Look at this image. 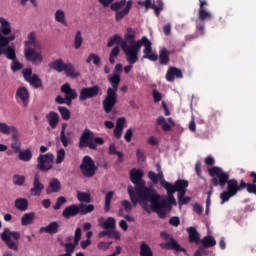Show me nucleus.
Instances as JSON below:
<instances>
[{"label": "nucleus", "mask_w": 256, "mask_h": 256, "mask_svg": "<svg viewBox=\"0 0 256 256\" xmlns=\"http://www.w3.org/2000/svg\"><path fill=\"white\" fill-rule=\"evenodd\" d=\"M143 175H145V173L141 169L133 168L130 171V179L136 186L135 189L133 186H128L130 201L134 207L139 203L142 209L147 213L154 211L161 219H165V217H167V211L171 210V206L167 204L165 198L157 194L155 189L145 187Z\"/></svg>", "instance_id": "nucleus-1"}, {"label": "nucleus", "mask_w": 256, "mask_h": 256, "mask_svg": "<svg viewBox=\"0 0 256 256\" xmlns=\"http://www.w3.org/2000/svg\"><path fill=\"white\" fill-rule=\"evenodd\" d=\"M121 71H123V65L116 64L114 73L108 75L111 87L107 89L106 98L102 102L105 113L113 111V107L117 105V91H119V84L121 83Z\"/></svg>", "instance_id": "nucleus-2"}, {"label": "nucleus", "mask_w": 256, "mask_h": 256, "mask_svg": "<svg viewBox=\"0 0 256 256\" xmlns=\"http://www.w3.org/2000/svg\"><path fill=\"white\" fill-rule=\"evenodd\" d=\"M136 45V48L130 52V57L126 58V61H128L130 65H135V63L139 61V51H141V47H144L142 59H148V61H157V59H159V56L153 51L151 40L146 36L138 40Z\"/></svg>", "instance_id": "nucleus-3"}, {"label": "nucleus", "mask_w": 256, "mask_h": 256, "mask_svg": "<svg viewBox=\"0 0 256 256\" xmlns=\"http://www.w3.org/2000/svg\"><path fill=\"white\" fill-rule=\"evenodd\" d=\"M209 175L213 177L212 183L215 187L220 185V187L224 189L225 185H227V191L232 195L235 196L237 193H239V183L235 179L229 180V174L224 172L223 169L219 167H213L209 169Z\"/></svg>", "instance_id": "nucleus-4"}, {"label": "nucleus", "mask_w": 256, "mask_h": 256, "mask_svg": "<svg viewBox=\"0 0 256 256\" xmlns=\"http://www.w3.org/2000/svg\"><path fill=\"white\" fill-rule=\"evenodd\" d=\"M148 177L150 181H152V183H159L160 181L161 187L166 189L167 195H168V202L170 204L168 205L169 207H171V205H177V200H175V196H174L175 185L165 181V175H163V172H158V174H155V172L150 171L148 172Z\"/></svg>", "instance_id": "nucleus-5"}, {"label": "nucleus", "mask_w": 256, "mask_h": 256, "mask_svg": "<svg viewBox=\"0 0 256 256\" xmlns=\"http://www.w3.org/2000/svg\"><path fill=\"white\" fill-rule=\"evenodd\" d=\"M11 33H13L11 22L5 17H0V49H5L11 41H15L16 36Z\"/></svg>", "instance_id": "nucleus-6"}, {"label": "nucleus", "mask_w": 256, "mask_h": 256, "mask_svg": "<svg viewBox=\"0 0 256 256\" xmlns=\"http://www.w3.org/2000/svg\"><path fill=\"white\" fill-rule=\"evenodd\" d=\"M136 38L137 32H135L133 28H128L124 40H122V51L124 52V55H126V59L130 57L131 51L137 49L139 40L135 41Z\"/></svg>", "instance_id": "nucleus-7"}, {"label": "nucleus", "mask_w": 256, "mask_h": 256, "mask_svg": "<svg viewBox=\"0 0 256 256\" xmlns=\"http://www.w3.org/2000/svg\"><path fill=\"white\" fill-rule=\"evenodd\" d=\"M131 7H133V0H121L119 2H115L111 4L110 9L112 11H116L115 19L116 21H121V19L127 17L129 15V11H131Z\"/></svg>", "instance_id": "nucleus-8"}, {"label": "nucleus", "mask_w": 256, "mask_h": 256, "mask_svg": "<svg viewBox=\"0 0 256 256\" xmlns=\"http://www.w3.org/2000/svg\"><path fill=\"white\" fill-rule=\"evenodd\" d=\"M1 239L7 245L8 249H11L12 251H19V243L11 240L14 239V241H19V239H21V234L19 232L11 231L9 228H5L1 233Z\"/></svg>", "instance_id": "nucleus-9"}, {"label": "nucleus", "mask_w": 256, "mask_h": 256, "mask_svg": "<svg viewBox=\"0 0 256 256\" xmlns=\"http://www.w3.org/2000/svg\"><path fill=\"white\" fill-rule=\"evenodd\" d=\"M94 137L95 133L89 128H85L79 138V149H85L88 147V149L95 151L97 149V144L93 141Z\"/></svg>", "instance_id": "nucleus-10"}, {"label": "nucleus", "mask_w": 256, "mask_h": 256, "mask_svg": "<svg viewBox=\"0 0 256 256\" xmlns=\"http://www.w3.org/2000/svg\"><path fill=\"white\" fill-rule=\"evenodd\" d=\"M0 55H5L6 59H10L12 61L11 70L15 73V71H21L23 64L17 60V54L15 53L14 46H7L6 48H0Z\"/></svg>", "instance_id": "nucleus-11"}, {"label": "nucleus", "mask_w": 256, "mask_h": 256, "mask_svg": "<svg viewBox=\"0 0 256 256\" xmlns=\"http://www.w3.org/2000/svg\"><path fill=\"white\" fill-rule=\"evenodd\" d=\"M175 192L178 193V203L181 205H187L189 201H191V197H185V193H187V187H189V182L187 180H177L174 184Z\"/></svg>", "instance_id": "nucleus-12"}, {"label": "nucleus", "mask_w": 256, "mask_h": 256, "mask_svg": "<svg viewBox=\"0 0 256 256\" xmlns=\"http://www.w3.org/2000/svg\"><path fill=\"white\" fill-rule=\"evenodd\" d=\"M24 57L32 65H41L43 63V52L37 48H24Z\"/></svg>", "instance_id": "nucleus-13"}, {"label": "nucleus", "mask_w": 256, "mask_h": 256, "mask_svg": "<svg viewBox=\"0 0 256 256\" xmlns=\"http://www.w3.org/2000/svg\"><path fill=\"white\" fill-rule=\"evenodd\" d=\"M80 171L84 177H93L95 172L97 171V166H95V161H93L90 156H85L82 159V163L80 165Z\"/></svg>", "instance_id": "nucleus-14"}, {"label": "nucleus", "mask_w": 256, "mask_h": 256, "mask_svg": "<svg viewBox=\"0 0 256 256\" xmlns=\"http://www.w3.org/2000/svg\"><path fill=\"white\" fill-rule=\"evenodd\" d=\"M53 159H55V156H53V154H40L37 158V169H39V171H42L43 173L51 171V169H53Z\"/></svg>", "instance_id": "nucleus-15"}, {"label": "nucleus", "mask_w": 256, "mask_h": 256, "mask_svg": "<svg viewBox=\"0 0 256 256\" xmlns=\"http://www.w3.org/2000/svg\"><path fill=\"white\" fill-rule=\"evenodd\" d=\"M0 133L3 135H11L13 141H19L21 139V133L17 126L15 125H8L5 122H0Z\"/></svg>", "instance_id": "nucleus-16"}, {"label": "nucleus", "mask_w": 256, "mask_h": 256, "mask_svg": "<svg viewBox=\"0 0 256 256\" xmlns=\"http://www.w3.org/2000/svg\"><path fill=\"white\" fill-rule=\"evenodd\" d=\"M160 237L165 241H167L168 239L170 240V242L161 243V249H174L175 251H184L179 245V243H177L175 239H173L169 234H167V232L160 233Z\"/></svg>", "instance_id": "nucleus-17"}, {"label": "nucleus", "mask_w": 256, "mask_h": 256, "mask_svg": "<svg viewBox=\"0 0 256 256\" xmlns=\"http://www.w3.org/2000/svg\"><path fill=\"white\" fill-rule=\"evenodd\" d=\"M61 92L64 93L66 98V105L68 106L71 105L72 101L78 97L77 90L71 88L69 83L61 86Z\"/></svg>", "instance_id": "nucleus-18"}, {"label": "nucleus", "mask_w": 256, "mask_h": 256, "mask_svg": "<svg viewBox=\"0 0 256 256\" xmlns=\"http://www.w3.org/2000/svg\"><path fill=\"white\" fill-rule=\"evenodd\" d=\"M99 95V86L95 85L88 88H82L80 91L79 99L80 101H85L86 99H93Z\"/></svg>", "instance_id": "nucleus-19"}, {"label": "nucleus", "mask_w": 256, "mask_h": 256, "mask_svg": "<svg viewBox=\"0 0 256 256\" xmlns=\"http://www.w3.org/2000/svg\"><path fill=\"white\" fill-rule=\"evenodd\" d=\"M25 49H42L41 42L37 41L34 32H30L24 41Z\"/></svg>", "instance_id": "nucleus-20"}, {"label": "nucleus", "mask_w": 256, "mask_h": 256, "mask_svg": "<svg viewBox=\"0 0 256 256\" xmlns=\"http://www.w3.org/2000/svg\"><path fill=\"white\" fill-rule=\"evenodd\" d=\"M43 189H45V185H43V183H41L39 180V174H35L30 193H32L34 197H39L41 193H43Z\"/></svg>", "instance_id": "nucleus-21"}, {"label": "nucleus", "mask_w": 256, "mask_h": 256, "mask_svg": "<svg viewBox=\"0 0 256 256\" xmlns=\"http://www.w3.org/2000/svg\"><path fill=\"white\" fill-rule=\"evenodd\" d=\"M16 99L17 101H22L24 107L29 105V90L25 87H20L16 91Z\"/></svg>", "instance_id": "nucleus-22"}, {"label": "nucleus", "mask_w": 256, "mask_h": 256, "mask_svg": "<svg viewBox=\"0 0 256 256\" xmlns=\"http://www.w3.org/2000/svg\"><path fill=\"white\" fill-rule=\"evenodd\" d=\"M98 223L100 227H102L103 229H109V231L115 229L117 225V221L113 217H108L106 220L105 218L100 217L98 219Z\"/></svg>", "instance_id": "nucleus-23"}, {"label": "nucleus", "mask_w": 256, "mask_h": 256, "mask_svg": "<svg viewBox=\"0 0 256 256\" xmlns=\"http://www.w3.org/2000/svg\"><path fill=\"white\" fill-rule=\"evenodd\" d=\"M157 125H160L164 131H171L172 127H175V121L173 118L165 119V117H158Z\"/></svg>", "instance_id": "nucleus-24"}, {"label": "nucleus", "mask_w": 256, "mask_h": 256, "mask_svg": "<svg viewBox=\"0 0 256 256\" xmlns=\"http://www.w3.org/2000/svg\"><path fill=\"white\" fill-rule=\"evenodd\" d=\"M39 233H49L50 235H55L59 233V222L53 221L49 223L46 227H41Z\"/></svg>", "instance_id": "nucleus-25"}, {"label": "nucleus", "mask_w": 256, "mask_h": 256, "mask_svg": "<svg viewBox=\"0 0 256 256\" xmlns=\"http://www.w3.org/2000/svg\"><path fill=\"white\" fill-rule=\"evenodd\" d=\"M175 77L177 79H182L183 78V72H181V69L179 68H169V70L166 73V80L169 82L175 81Z\"/></svg>", "instance_id": "nucleus-26"}, {"label": "nucleus", "mask_w": 256, "mask_h": 256, "mask_svg": "<svg viewBox=\"0 0 256 256\" xmlns=\"http://www.w3.org/2000/svg\"><path fill=\"white\" fill-rule=\"evenodd\" d=\"M62 215L65 219H71V217H75V215H79V205L73 204L66 207Z\"/></svg>", "instance_id": "nucleus-27"}, {"label": "nucleus", "mask_w": 256, "mask_h": 256, "mask_svg": "<svg viewBox=\"0 0 256 256\" xmlns=\"http://www.w3.org/2000/svg\"><path fill=\"white\" fill-rule=\"evenodd\" d=\"M61 191V182L57 178H53L49 182V186L46 188L47 195H51V193H59Z\"/></svg>", "instance_id": "nucleus-28"}, {"label": "nucleus", "mask_w": 256, "mask_h": 256, "mask_svg": "<svg viewBox=\"0 0 256 256\" xmlns=\"http://www.w3.org/2000/svg\"><path fill=\"white\" fill-rule=\"evenodd\" d=\"M64 73L66 77H70L71 79H77V77L81 75V72L75 69V66L71 62L66 64V68H64Z\"/></svg>", "instance_id": "nucleus-29"}, {"label": "nucleus", "mask_w": 256, "mask_h": 256, "mask_svg": "<svg viewBox=\"0 0 256 256\" xmlns=\"http://www.w3.org/2000/svg\"><path fill=\"white\" fill-rule=\"evenodd\" d=\"M54 20L56 23H60V25H63L64 27H67V15L65 14V10L63 9H57L54 12Z\"/></svg>", "instance_id": "nucleus-30"}, {"label": "nucleus", "mask_w": 256, "mask_h": 256, "mask_svg": "<svg viewBox=\"0 0 256 256\" xmlns=\"http://www.w3.org/2000/svg\"><path fill=\"white\" fill-rule=\"evenodd\" d=\"M46 119L51 129H56L59 125V114H57V112L55 111H51L48 114H46Z\"/></svg>", "instance_id": "nucleus-31"}, {"label": "nucleus", "mask_w": 256, "mask_h": 256, "mask_svg": "<svg viewBox=\"0 0 256 256\" xmlns=\"http://www.w3.org/2000/svg\"><path fill=\"white\" fill-rule=\"evenodd\" d=\"M49 67L51 69H54V71H57V73H63L65 71V68L67 67V63H65L63 59L59 58L57 60L52 61L49 64Z\"/></svg>", "instance_id": "nucleus-32"}, {"label": "nucleus", "mask_w": 256, "mask_h": 256, "mask_svg": "<svg viewBox=\"0 0 256 256\" xmlns=\"http://www.w3.org/2000/svg\"><path fill=\"white\" fill-rule=\"evenodd\" d=\"M123 127H125V118H118L114 129V136L116 139H121V135H123Z\"/></svg>", "instance_id": "nucleus-33"}, {"label": "nucleus", "mask_w": 256, "mask_h": 256, "mask_svg": "<svg viewBox=\"0 0 256 256\" xmlns=\"http://www.w3.org/2000/svg\"><path fill=\"white\" fill-rule=\"evenodd\" d=\"M188 235H189V241L190 243H199V232H197V229L195 227H189L186 229Z\"/></svg>", "instance_id": "nucleus-34"}, {"label": "nucleus", "mask_w": 256, "mask_h": 256, "mask_svg": "<svg viewBox=\"0 0 256 256\" xmlns=\"http://www.w3.org/2000/svg\"><path fill=\"white\" fill-rule=\"evenodd\" d=\"M35 221V212L26 213L21 218V225L23 227L33 224Z\"/></svg>", "instance_id": "nucleus-35"}, {"label": "nucleus", "mask_w": 256, "mask_h": 256, "mask_svg": "<svg viewBox=\"0 0 256 256\" xmlns=\"http://www.w3.org/2000/svg\"><path fill=\"white\" fill-rule=\"evenodd\" d=\"M15 207L19 211H27V208L29 207V202L25 198H18L15 201Z\"/></svg>", "instance_id": "nucleus-36"}, {"label": "nucleus", "mask_w": 256, "mask_h": 256, "mask_svg": "<svg viewBox=\"0 0 256 256\" xmlns=\"http://www.w3.org/2000/svg\"><path fill=\"white\" fill-rule=\"evenodd\" d=\"M18 159L27 162L30 159H33V153L29 149L21 150L18 154Z\"/></svg>", "instance_id": "nucleus-37"}, {"label": "nucleus", "mask_w": 256, "mask_h": 256, "mask_svg": "<svg viewBox=\"0 0 256 256\" xmlns=\"http://www.w3.org/2000/svg\"><path fill=\"white\" fill-rule=\"evenodd\" d=\"M28 83H30V85L34 87V89H39V87L43 86V82L37 74H33L32 77L28 80Z\"/></svg>", "instance_id": "nucleus-38"}, {"label": "nucleus", "mask_w": 256, "mask_h": 256, "mask_svg": "<svg viewBox=\"0 0 256 256\" xmlns=\"http://www.w3.org/2000/svg\"><path fill=\"white\" fill-rule=\"evenodd\" d=\"M140 256H153V250L149 244L142 242L140 245Z\"/></svg>", "instance_id": "nucleus-39"}, {"label": "nucleus", "mask_w": 256, "mask_h": 256, "mask_svg": "<svg viewBox=\"0 0 256 256\" xmlns=\"http://www.w3.org/2000/svg\"><path fill=\"white\" fill-rule=\"evenodd\" d=\"M160 65H167L169 63V50L163 48L159 54Z\"/></svg>", "instance_id": "nucleus-40"}, {"label": "nucleus", "mask_w": 256, "mask_h": 256, "mask_svg": "<svg viewBox=\"0 0 256 256\" xmlns=\"http://www.w3.org/2000/svg\"><path fill=\"white\" fill-rule=\"evenodd\" d=\"M78 207L79 213H81V215H87V213H93V211H95V206L93 204H80Z\"/></svg>", "instance_id": "nucleus-41"}, {"label": "nucleus", "mask_w": 256, "mask_h": 256, "mask_svg": "<svg viewBox=\"0 0 256 256\" xmlns=\"http://www.w3.org/2000/svg\"><path fill=\"white\" fill-rule=\"evenodd\" d=\"M81 45H83V34L78 30L74 36V47L75 49H81Z\"/></svg>", "instance_id": "nucleus-42"}, {"label": "nucleus", "mask_w": 256, "mask_h": 256, "mask_svg": "<svg viewBox=\"0 0 256 256\" xmlns=\"http://www.w3.org/2000/svg\"><path fill=\"white\" fill-rule=\"evenodd\" d=\"M91 62H93L96 67H99V65H101V58L99 57V55L95 54V53H91L87 59H86V63L89 65L91 64Z\"/></svg>", "instance_id": "nucleus-43"}, {"label": "nucleus", "mask_w": 256, "mask_h": 256, "mask_svg": "<svg viewBox=\"0 0 256 256\" xmlns=\"http://www.w3.org/2000/svg\"><path fill=\"white\" fill-rule=\"evenodd\" d=\"M77 199L80 203H91V194L87 192H77Z\"/></svg>", "instance_id": "nucleus-44"}, {"label": "nucleus", "mask_w": 256, "mask_h": 256, "mask_svg": "<svg viewBox=\"0 0 256 256\" xmlns=\"http://www.w3.org/2000/svg\"><path fill=\"white\" fill-rule=\"evenodd\" d=\"M58 111L64 121H69V119H71V111H69V109L66 107L59 106Z\"/></svg>", "instance_id": "nucleus-45"}, {"label": "nucleus", "mask_w": 256, "mask_h": 256, "mask_svg": "<svg viewBox=\"0 0 256 256\" xmlns=\"http://www.w3.org/2000/svg\"><path fill=\"white\" fill-rule=\"evenodd\" d=\"M202 245L204 247H215L217 245V241L212 236H206L201 240Z\"/></svg>", "instance_id": "nucleus-46"}, {"label": "nucleus", "mask_w": 256, "mask_h": 256, "mask_svg": "<svg viewBox=\"0 0 256 256\" xmlns=\"http://www.w3.org/2000/svg\"><path fill=\"white\" fill-rule=\"evenodd\" d=\"M114 195H115V192L110 191L105 196L104 209H105L106 212L111 211V200L113 199Z\"/></svg>", "instance_id": "nucleus-47"}, {"label": "nucleus", "mask_w": 256, "mask_h": 256, "mask_svg": "<svg viewBox=\"0 0 256 256\" xmlns=\"http://www.w3.org/2000/svg\"><path fill=\"white\" fill-rule=\"evenodd\" d=\"M65 155H66L65 149L60 148L59 150H57L56 160H55L56 165H61V163L65 161Z\"/></svg>", "instance_id": "nucleus-48"}, {"label": "nucleus", "mask_w": 256, "mask_h": 256, "mask_svg": "<svg viewBox=\"0 0 256 256\" xmlns=\"http://www.w3.org/2000/svg\"><path fill=\"white\" fill-rule=\"evenodd\" d=\"M108 153H109V155H117L119 161H123V154H122V152L117 151V147L115 146L114 143L109 145Z\"/></svg>", "instance_id": "nucleus-49"}, {"label": "nucleus", "mask_w": 256, "mask_h": 256, "mask_svg": "<svg viewBox=\"0 0 256 256\" xmlns=\"http://www.w3.org/2000/svg\"><path fill=\"white\" fill-rule=\"evenodd\" d=\"M211 12L207 11L205 8H199V19L205 21V19H212Z\"/></svg>", "instance_id": "nucleus-50"}, {"label": "nucleus", "mask_w": 256, "mask_h": 256, "mask_svg": "<svg viewBox=\"0 0 256 256\" xmlns=\"http://www.w3.org/2000/svg\"><path fill=\"white\" fill-rule=\"evenodd\" d=\"M231 197H235V195L232 194V193L229 192V191H223V192L220 194V199H221L220 204H221V205H225V203H227V202L229 201V199H231Z\"/></svg>", "instance_id": "nucleus-51"}, {"label": "nucleus", "mask_w": 256, "mask_h": 256, "mask_svg": "<svg viewBox=\"0 0 256 256\" xmlns=\"http://www.w3.org/2000/svg\"><path fill=\"white\" fill-rule=\"evenodd\" d=\"M115 43L117 45H122V38L119 34L114 35L113 37H111L107 43V47H113V45H115Z\"/></svg>", "instance_id": "nucleus-52"}, {"label": "nucleus", "mask_w": 256, "mask_h": 256, "mask_svg": "<svg viewBox=\"0 0 256 256\" xmlns=\"http://www.w3.org/2000/svg\"><path fill=\"white\" fill-rule=\"evenodd\" d=\"M60 141L63 145V147H69L71 145L72 141L69 138V133L68 134H60Z\"/></svg>", "instance_id": "nucleus-53"}, {"label": "nucleus", "mask_w": 256, "mask_h": 256, "mask_svg": "<svg viewBox=\"0 0 256 256\" xmlns=\"http://www.w3.org/2000/svg\"><path fill=\"white\" fill-rule=\"evenodd\" d=\"M12 181L14 185L21 186L23 183H25V176L16 174L13 176Z\"/></svg>", "instance_id": "nucleus-54"}, {"label": "nucleus", "mask_w": 256, "mask_h": 256, "mask_svg": "<svg viewBox=\"0 0 256 256\" xmlns=\"http://www.w3.org/2000/svg\"><path fill=\"white\" fill-rule=\"evenodd\" d=\"M152 7L155 10L156 15H159L163 11V1L156 0Z\"/></svg>", "instance_id": "nucleus-55"}, {"label": "nucleus", "mask_w": 256, "mask_h": 256, "mask_svg": "<svg viewBox=\"0 0 256 256\" xmlns=\"http://www.w3.org/2000/svg\"><path fill=\"white\" fill-rule=\"evenodd\" d=\"M119 47H115L111 53H110V56H109V61L110 63L113 65L115 64V59H117V56L119 55Z\"/></svg>", "instance_id": "nucleus-56"}, {"label": "nucleus", "mask_w": 256, "mask_h": 256, "mask_svg": "<svg viewBox=\"0 0 256 256\" xmlns=\"http://www.w3.org/2000/svg\"><path fill=\"white\" fill-rule=\"evenodd\" d=\"M77 244L74 243H66L64 244V248L66 253H69L70 255H73V253H75V247Z\"/></svg>", "instance_id": "nucleus-57"}, {"label": "nucleus", "mask_w": 256, "mask_h": 256, "mask_svg": "<svg viewBox=\"0 0 256 256\" xmlns=\"http://www.w3.org/2000/svg\"><path fill=\"white\" fill-rule=\"evenodd\" d=\"M65 203H67V199L65 197H63V196L58 197L56 204L54 205L55 211L61 209V205H65Z\"/></svg>", "instance_id": "nucleus-58"}, {"label": "nucleus", "mask_w": 256, "mask_h": 256, "mask_svg": "<svg viewBox=\"0 0 256 256\" xmlns=\"http://www.w3.org/2000/svg\"><path fill=\"white\" fill-rule=\"evenodd\" d=\"M22 74H23L25 81H27V83H28V81L33 77V70L31 68L24 69L22 71Z\"/></svg>", "instance_id": "nucleus-59"}, {"label": "nucleus", "mask_w": 256, "mask_h": 256, "mask_svg": "<svg viewBox=\"0 0 256 256\" xmlns=\"http://www.w3.org/2000/svg\"><path fill=\"white\" fill-rule=\"evenodd\" d=\"M121 205L122 207H124V210H126L127 213H131L133 205L131 204V202H129V200L122 201Z\"/></svg>", "instance_id": "nucleus-60"}, {"label": "nucleus", "mask_w": 256, "mask_h": 256, "mask_svg": "<svg viewBox=\"0 0 256 256\" xmlns=\"http://www.w3.org/2000/svg\"><path fill=\"white\" fill-rule=\"evenodd\" d=\"M81 228H76L75 234H74V243L75 245H79V241H81Z\"/></svg>", "instance_id": "nucleus-61"}, {"label": "nucleus", "mask_w": 256, "mask_h": 256, "mask_svg": "<svg viewBox=\"0 0 256 256\" xmlns=\"http://www.w3.org/2000/svg\"><path fill=\"white\" fill-rule=\"evenodd\" d=\"M133 138V129L129 128L126 130V133L124 135V139L125 141H127V143H131V139Z\"/></svg>", "instance_id": "nucleus-62"}, {"label": "nucleus", "mask_w": 256, "mask_h": 256, "mask_svg": "<svg viewBox=\"0 0 256 256\" xmlns=\"http://www.w3.org/2000/svg\"><path fill=\"white\" fill-rule=\"evenodd\" d=\"M109 237L113 239H121V234L114 228L112 230H109Z\"/></svg>", "instance_id": "nucleus-63"}, {"label": "nucleus", "mask_w": 256, "mask_h": 256, "mask_svg": "<svg viewBox=\"0 0 256 256\" xmlns=\"http://www.w3.org/2000/svg\"><path fill=\"white\" fill-rule=\"evenodd\" d=\"M247 191L249 192V193H252V194H254V195H256V183H247Z\"/></svg>", "instance_id": "nucleus-64"}]
</instances>
